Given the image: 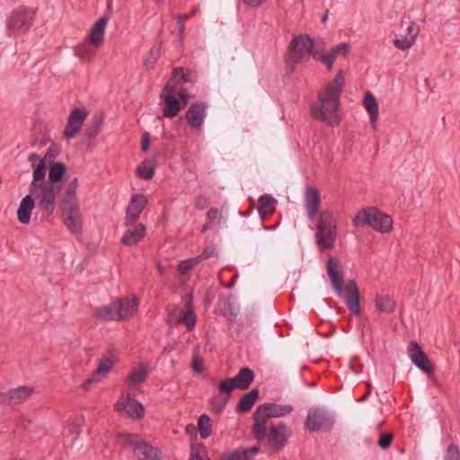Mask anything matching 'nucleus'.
I'll use <instances>...</instances> for the list:
<instances>
[{"instance_id":"obj_1","label":"nucleus","mask_w":460,"mask_h":460,"mask_svg":"<svg viewBox=\"0 0 460 460\" xmlns=\"http://www.w3.org/2000/svg\"><path fill=\"white\" fill-rule=\"evenodd\" d=\"M344 85L343 72L340 70L325 90L318 93L317 101L311 105V115L315 119L331 127L340 124L341 119L337 111L341 106V96Z\"/></svg>"},{"instance_id":"obj_2","label":"nucleus","mask_w":460,"mask_h":460,"mask_svg":"<svg viewBox=\"0 0 460 460\" xmlns=\"http://www.w3.org/2000/svg\"><path fill=\"white\" fill-rule=\"evenodd\" d=\"M252 433L258 442L266 443L270 448L280 451L288 444L292 429L283 421L270 425L269 428L267 424L253 423Z\"/></svg>"},{"instance_id":"obj_3","label":"nucleus","mask_w":460,"mask_h":460,"mask_svg":"<svg viewBox=\"0 0 460 460\" xmlns=\"http://www.w3.org/2000/svg\"><path fill=\"white\" fill-rule=\"evenodd\" d=\"M254 377V372L245 367H242L235 376L223 380L218 385V391L226 396H215L212 401L214 408L219 412L222 411L226 406L232 392L234 389H248L253 383Z\"/></svg>"},{"instance_id":"obj_4","label":"nucleus","mask_w":460,"mask_h":460,"mask_svg":"<svg viewBox=\"0 0 460 460\" xmlns=\"http://www.w3.org/2000/svg\"><path fill=\"white\" fill-rule=\"evenodd\" d=\"M392 217L375 207L361 209L353 219L356 227L368 226L379 233H389L393 228Z\"/></svg>"},{"instance_id":"obj_5","label":"nucleus","mask_w":460,"mask_h":460,"mask_svg":"<svg viewBox=\"0 0 460 460\" xmlns=\"http://www.w3.org/2000/svg\"><path fill=\"white\" fill-rule=\"evenodd\" d=\"M66 172V165L61 162H51L49 170V182L43 184L38 193L40 201H55L62 190V181Z\"/></svg>"},{"instance_id":"obj_6","label":"nucleus","mask_w":460,"mask_h":460,"mask_svg":"<svg viewBox=\"0 0 460 460\" xmlns=\"http://www.w3.org/2000/svg\"><path fill=\"white\" fill-rule=\"evenodd\" d=\"M315 240L321 250H331L334 247L336 223L332 213H321L316 226Z\"/></svg>"},{"instance_id":"obj_7","label":"nucleus","mask_w":460,"mask_h":460,"mask_svg":"<svg viewBox=\"0 0 460 460\" xmlns=\"http://www.w3.org/2000/svg\"><path fill=\"white\" fill-rule=\"evenodd\" d=\"M335 424V416L330 411L319 406L309 408L305 420V429L313 433L319 430L330 432Z\"/></svg>"},{"instance_id":"obj_8","label":"nucleus","mask_w":460,"mask_h":460,"mask_svg":"<svg viewBox=\"0 0 460 460\" xmlns=\"http://www.w3.org/2000/svg\"><path fill=\"white\" fill-rule=\"evenodd\" d=\"M120 438L123 446L132 447L133 454L137 460H161V450L149 445L139 435L127 433L120 435Z\"/></svg>"},{"instance_id":"obj_9","label":"nucleus","mask_w":460,"mask_h":460,"mask_svg":"<svg viewBox=\"0 0 460 460\" xmlns=\"http://www.w3.org/2000/svg\"><path fill=\"white\" fill-rule=\"evenodd\" d=\"M34 17L35 11L27 6L21 5L13 10L5 22L6 34L11 37L28 31L32 26Z\"/></svg>"},{"instance_id":"obj_10","label":"nucleus","mask_w":460,"mask_h":460,"mask_svg":"<svg viewBox=\"0 0 460 460\" xmlns=\"http://www.w3.org/2000/svg\"><path fill=\"white\" fill-rule=\"evenodd\" d=\"M314 40L307 34L296 36L288 46L289 59L293 63L303 62L309 56L314 58L318 51L314 49Z\"/></svg>"},{"instance_id":"obj_11","label":"nucleus","mask_w":460,"mask_h":460,"mask_svg":"<svg viewBox=\"0 0 460 460\" xmlns=\"http://www.w3.org/2000/svg\"><path fill=\"white\" fill-rule=\"evenodd\" d=\"M294 411L292 405H282L274 402H267L259 405L253 415V423L267 424L269 419L286 416Z\"/></svg>"},{"instance_id":"obj_12","label":"nucleus","mask_w":460,"mask_h":460,"mask_svg":"<svg viewBox=\"0 0 460 460\" xmlns=\"http://www.w3.org/2000/svg\"><path fill=\"white\" fill-rule=\"evenodd\" d=\"M63 223L76 238L82 236L83 221L77 203H61Z\"/></svg>"},{"instance_id":"obj_13","label":"nucleus","mask_w":460,"mask_h":460,"mask_svg":"<svg viewBox=\"0 0 460 460\" xmlns=\"http://www.w3.org/2000/svg\"><path fill=\"white\" fill-rule=\"evenodd\" d=\"M408 355L412 363L429 377L434 374V366L416 341H411L408 347Z\"/></svg>"},{"instance_id":"obj_14","label":"nucleus","mask_w":460,"mask_h":460,"mask_svg":"<svg viewBox=\"0 0 460 460\" xmlns=\"http://www.w3.org/2000/svg\"><path fill=\"white\" fill-rule=\"evenodd\" d=\"M33 393L32 387L21 385L0 393V403L9 406L17 405L24 402Z\"/></svg>"},{"instance_id":"obj_15","label":"nucleus","mask_w":460,"mask_h":460,"mask_svg":"<svg viewBox=\"0 0 460 460\" xmlns=\"http://www.w3.org/2000/svg\"><path fill=\"white\" fill-rule=\"evenodd\" d=\"M87 116L88 111L85 109H74L67 118V122L64 130V137L66 139L74 138L81 130Z\"/></svg>"},{"instance_id":"obj_16","label":"nucleus","mask_w":460,"mask_h":460,"mask_svg":"<svg viewBox=\"0 0 460 460\" xmlns=\"http://www.w3.org/2000/svg\"><path fill=\"white\" fill-rule=\"evenodd\" d=\"M118 411H125L130 418L141 420L145 415L142 403L132 398L129 394L122 395L115 403Z\"/></svg>"},{"instance_id":"obj_17","label":"nucleus","mask_w":460,"mask_h":460,"mask_svg":"<svg viewBox=\"0 0 460 460\" xmlns=\"http://www.w3.org/2000/svg\"><path fill=\"white\" fill-rule=\"evenodd\" d=\"M327 274L336 294L340 296L343 293V268L338 258L331 257L326 263Z\"/></svg>"},{"instance_id":"obj_18","label":"nucleus","mask_w":460,"mask_h":460,"mask_svg":"<svg viewBox=\"0 0 460 460\" xmlns=\"http://www.w3.org/2000/svg\"><path fill=\"white\" fill-rule=\"evenodd\" d=\"M117 321H125L133 317L137 311L138 300L135 296H124L114 301Z\"/></svg>"},{"instance_id":"obj_19","label":"nucleus","mask_w":460,"mask_h":460,"mask_svg":"<svg viewBox=\"0 0 460 460\" xmlns=\"http://www.w3.org/2000/svg\"><path fill=\"white\" fill-rule=\"evenodd\" d=\"M208 103L197 102L192 103L185 112V119L188 124L193 128H200L207 116Z\"/></svg>"},{"instance_id":"obj_20","label":"nucleus","mask_w":460,"mask_h":460,"mask_svg":"<svg viewBox=\"0 0 460 460\" xmlns=\"http://www.w3.org/2000/svg\"><path fill=\"white\" fill-rule=\"evenodd\" d=\"M345 305L348 310L354 315H359L361 312L360 308V294L358 288V284L355 280H349L346 287Z\"/></svg>"},{"instance_id":"obj_21","label":"nucleus","mask_w":460,"mask_h":460,"mask_svg":"<svg viewBox=\"0 0 460 460\" xmlns=\"http://www.w3.org/2000/svg\"><path fill=\"white\" fill-rule=\"evenodd\" d=\"M350 49V45L347 42L340 43L332 47L327 52L323 53L318 58L321 63L325 65L328 70L332 69L335 59L340 57H346Z\"/></svg>"},{"instance_id":"obj_22","label":"nucleus","mask_w":460,"mask_h":460,"mask_svg":"<svg viewBox=\"0 0 460 460\" xmlns=\"http://www.w3.org/2000/svg\"><path fill=\"white\" fill-rule=\"evenodd\" d=\"M108 22L109 17L102 16L93 25L88 36L91 45L99 47L102 43Z\"/></svg>"},{"instance_id":"obj_23","label":"nucleus","mask_w":460,"mask_h":460,"mask_svg":"<svg viewBox=\"0 0 460 460\" xmlns=\"http://www.w3.org/2000/svg\"><path fill=\"white\" fill-rule=\"evenodd\" d=\"M260 397V391L258 388H253L248 393L244 394L239 400L235 411L240 414H244L249 412L256 401Z\"/></svg>"},{"instance_id":"obj_24","label":"nucleus","mask_w":460,"mask_h":460,"mask_svg":"<svg viewBox=\"0 0 460 460\" xmlns=\"http://www.w3.org/2000/svg\"><path fill=\"white\" fill-rule=\"evenodd\" d=\"M146 235V226L138 224L134 229H128L121 237V243L127 246L137 244Z\"/></svg>"},{"instance_id":"obj_25","label":"nucleus","mask_w":460,"mask_h":460,"mask_svg":"<svg viewBox=\"0 0 460 460\" xmlns=\"http://www.w3.org/2000/svg\"><path fill=\"white\" fill-rule=\"evenodd\" d=\"M162 101L164 103L163 114L165 118L172 119L176 117L182 109L181 100L176 96H165V99Z\"/></svg>"},{"instance_id":"obj_26","label":"nucleus","mask_w":460,"mask_h":460,"mask_svg":"<svg viewBox=\"0 0 460 460\" xmlns=\"http://www.w3.org/2000/svg\"><path fill=\"white\" fill-rule=\"evenodd\" d=\"M115 363V358L113 355L111 353H107L103 355L99 359V364L93 374L95 376L99 377L101 380L104 378L110 371L113 368Z\"/></svg>"},{"instance_id":"obj_27","label":"nucleus","mask_w":460,"mask_h":460,"mask_svg":"<svg viewBox=\"0 0 460 460\" xmlns=\"http://www.w3.org/2000/svg\"><path fill=\"white\" fill-rule=\"evenodd\" d=\"M103 123V114L95 113L84 129V135L88 140L94 139L100 133Z\"/></svg>"},{"instance_id":"obj_28","label":"nucleus","mask_w":460,"mask_h":460,"mask_svg":"<svg viewBox=\"0 0 460 460\" xmlns=\"http://www.w3.org/2000/svg\"><path fill=\"white\" fill-rule=\"evenodd\" d=\"M46 175V162L45 159H41L35 166H33V180L31 183L33 189H40L43 184H47L45 181Z\"/></svg>"},{"instance_id":"obj_29","label":"nucleus","mask_w":460,"mask_h":460,"mask_svg":"<svg viewBox=\"0 0 460 460\" xmlns=\"http://www.w3.org/2000/svg\"><path fill=\"white\" fill-rule=\"evenodd\" d=\"M376 307L385 314H394L396 309V301L389 296L376 295L375 298Z\"/></svg>"},{"instance_id":"obj_30","label":"nucleus","mask_w":460,"mask_h":460,"mask_svg":"<svg viewBox=\"0 0 460 460\" xmlns=\"http://www.w3.org/2000/svg\"><path fill=\"white\" fill-rule=\"evenodd\" d=\"M146 203H128L126 210L125 225L127 226H133L139 218L145 208Z\"/></svg>"},{"instance_id":"obj_31","label":"nucleus","mask_w":460,"mask_h":460,"mask_svg":"<svg viewBox=\"0 0 460 460\" xmlns=\"http://www.w3.org/2000/svg\"><path fill=\"white\" fill-rule=\"evenodd\" d=\"M363 102L366 110L369 114L371 123L376 122L379 111L378 103L376 97L370 92H367L365 93Z\"/></svg>"},{"instance_id":"obj_32","label":"nucleus","mask_w":460,"mask_h":460,"mask_svg":"<svg viewBox=\"0 0 460 460\" xmlns=\"http://www.w3.org/2000/svg\"><path fill=\"white\" fill-rule=\"evenodd\" d=\"M156 161L155 159L145 160L137 169V174L140 179L150 180L155 172Z\"/></svg>"},{"instance_id":"obj_33","label":"nucleus","mask_w":460,"mask_h":460,"mask_svg":"<svg viewBox=\"0 0 460 460\" xmlns=\"http://www.w3.org/2000/svg\"><path fill=\"white\" fill-rule=\"evenodd\" d=\"M114 303L101 306L96 311V317L102 321H117L116 308Z\"/></svg>"},{"instance_id":"obj_34","label":"nucleus","mask_w":460,"mask_h":460,"mask_svg":"<svg viewBox=\"0 0 460 460\" xmlns=\"http://www.w3.org/2000/svg\"><path fill=\"white\" fill-rule=\"evenodd\" d=\"M35 205L36 203H20V207L17 209V218L21 224H30L31 212Z\"/></svg>"},{"instance_id":"obj_35","label":"nucleus","mask_w":460,"mask_h":460,"mask_svg":"<svg viewBox=\"0 0 460 460\" xmlns=\"http://www.w3.org/2000/svg\"><path fill=\"white\" fill-rule=\"evenodd\" d=\"M198 429L202 439H206L212 434L211 419L208 414H202L198 420Z\"/></svg>"},{"instance_id":"obj_36","label":"nucleus","mask_w":460,"mask_h":460,"mask_svg":"<svg viewBox=\"0 0 460 460\" xmlns=\"http://www.w3.org/2000/svg\"><path fill=\"white\" fill-rule=\"evenodd\" d=\"M180 76L183 83L194 84L197 82V74L190 69H184L183 67H175L172 73V78Z\"/></svg>"},{"instance_id":"obj_37","label":"nucleus","mask_w":460,"mask_h":460,"mask_svg":"<svg viewBox=\"0 0 460 460\" xmlns=\"http://www.w3.org/2000/svg\"><path fill=\"white\" fill-rule=\"evenodd\" d=\"M148 376V370L146 366L141 365L137 369H134L131 374L128 376V381L139 385L145 382Z\"/></svg>"},{"instance_id":"obj_38","label":"nucleus","mask_w":460,"mask_h":460,"mask_svg":"<svg viewBox=\"0 0 460 460\" xmlns=\"http://www.w3.org/2000/svg\"><path fill=\"white\" fill-rule=\"evenodd\" d=\"M78 188V180L77 178H74L66 190H64V194L60 199V201H76V190Z\"/></svg>"},{"instance_id":"obj_39","label":"nucleus","mask_w":460,"mask_h":460,"mask_svg":"<svg viewBox=\"0 0 460 460\" xmlns=\"http://www.w3.org/2000/svg\"><path fill=\"white\" fill-rule=\"evenodd\" d=\"M190 16L191 14H179L175 16L178 25V38L181 43H182L185 34V22Z\"/></svg>"},{"instance_id":"obj_40","label":"nucleus","mask_w":460,"mask_h":460,"mask_svg":"<svg viewBox=\"0 0 460 460\" xmlns=\"http://www.w3.org/2000/svg\"><path fill=\"white\" fill-rule=\"evenodd\" d=\"M275 203H258V211L262 220L275 212Z\"/></svg>"},{"instance_id":"obj_41","label":"nucleus","mask_w":460,"mask_h":460,"mask_svg":"<svg viewBox=\"0 0 460 460\" xmlns=\"http://www.w3.org/2000/svg\"><path fill=\"white\" fill-rule=\"evenodd\" d=\"M160 47H153L150 49L148 57L146 60V66L147 69L154 68L158 58L160 57Z\"/></svg>"},{"instance_id":"obj_42","label":"nucleus","mask_w":460,"mask_h":460,"mask_svg":"<svg viewBox=\"0 0 460 460\" xmlns=\"http://www.w3.org/2000/svg\"><path fill=\"white\" fill-rule=\"evenodd\" d=\"M445 460H460V449L456 445L451 444L447 447Z\"/></svg>"},{"instance_id":"obj_43","label":"nucleus","mask_w":460,"mask_h":460,"mask_svg":"<svg viewBox=\"0 0 460 460\" xmlns=\"http://www.w3.org/2000/svg\"><path fill=\"white\" fill-rule=\"evenodd\" d=\"M182 323L186 325L188 330H192L196 323V314L193 309H188L185 313Z\"/></svg>"},{"instance_id":"obj_44","label":"nucleus","mask_w":460,"mask_h":460,"mask_svg":"<svg viewBox=\"0 0 460 460\" xmlns=\"http://www.w3.org/2000/svg\"><path fill=\"white\" fill-rule=\"evenodd\" d=\"M60 152H61V147L58 145H57L56 143H51L50 146H49L43 159H45V162L47 160L51 161L52 159L57 158L59 155Z\"/></svg>"},{"instance_id":"obj_45","label":"nucleus","mask_w":460,"mask_h":460,"mask_svg":"<svg viewBox=\"0 0 460 460\" xmlns=\"http://www.w3.org/2000/svg\"><path fill=\"white\" fill-rule=\"evenodd\" d=\"M304 201H321L317 189L306 186L305 190Z\"/></svg>"},{"instance_id":"obj_46","label":"nucleus","mask_w":460,"mask_h":460,"mask_svg":"<svg viewBox=\"0 0 460 460\" xmlns=\"http://www.w3.org/2000/svg\"><path fill=\"white\" fill-rule=\"evenodd\" d=\"M394 435L392 433H381L377 443L382 449H387L391 447Z\"/></svg>"},{"instance_id":"obj_47","label":"nucleus","mask_w":460,"mask_h":460,"mask_svg":"<svg viewBox=\"0 0 460 460\" xmlns=\"http://www.w3.org/2000/svg\"><path fill=\"white\" fill-rule=\"evenodd\" d=\"M394 44L397 49L405 50V49H410L414 44V40L409 39V38L395 39L394 40Z\"/></svg>"},{"instance_id":"obj_48","label":"nucleus","mask_w":460,"mask_h":460,"mask_svg":"<svg viewBox=\"0 0 460 460\" xmlns=\"http://www.w3.org/2000/svg\"><path fill=\"white\" fill-rule=\"evenodd\" d=\"M177 93H178L177 98H179L181 100V103L183 108L184 106H186L188 104L190 95L188 90L184 87L180 88Z\"/></svg>"},{"instance_id":"obj_49","label":"nucleus","mask_w":460,"mask_h":460,"mask_svg":"<svg viewBox=\"0 0 460 460\" xmlns=\"http://www.w3.org/2000/svg\"><path fill=\"white\" fill-rule=\"evenodd\" d=\"M237 312L234 309L231 305V302H227V306L225 308L224 315L228 317L230 322H234L237 316Z\"/></svg>"},{"instance_id":"obj_50","label":"nucleus","mask_w":460,"mask_h":460,"mask_svg":"<svg viewBox=\"0 0 460 460\" xmlns=\"http://www.w3.org/2000/svg\"><path fill=\"white\" fill-rule=\"evenodd\" d=\"M39 192H40V189H33L31 185L29 194H27L25 197H23L21 201H35V199L40 200V197L38 196Z\"/></svg>"},{"instance_id":"obj_51","label":"nucleus","mask_w":460,"mask_h":460,"mask_svg":"<svg viewBox=\"0 0 460 460\" xmlns=\"http://www.w3.org/2000/svg\"><path fill=\"white\" fill-rule=\"evenodd\" d=\"M177 270L181 275H184L187 274L190 270H192V267H190V262L186 259L180 261Z\"/></svg>"},{"instance_id":"obj_52","label":"nucleus","mask_w":460,"mask_h":460,"mask_svg":"<svg viewBox=\"0 0 460 460\" xmlns=\"http://www.w3.org/2000/svg\"><path fill=\"white\" fill-rule=\"evenodd\" d=\"M176 88L175 86L170 85V83L168 82L164 87L163 88L160 98L161 100H164L165 96H173L172 93L175 92Z\"/></svg>"},{"instance_id":"obj_53","label":"nucleus","mask_w":460,"mask_h":460,"mask_svg":"<svg viewBox=\"0 0 460 460\" xmlns=\"http://www.w3.org/2000/svg\"><path fill=\"white\" fill-rule=\"evenodd\" d=\"M207 218L208 222H214L217 218H218V222H220L222 217L219 216V211L216 208H210L207 213Z\"/></svg>"},{"instance_id":"obj_54","label":"nucleus","mask_w":460,"mask_h":460,"mask_svg":"<svg viewBox=\"0 0 460 460\" xmlns=\"http://www.w3.org/2000/svg\"><path fill=\"white\" fill-rule=\"evenodd\" d=\"M216 254H217L216 248L208 246L202 251V252L199 254V256L201 257V259L203 261V260L209 259V258L215 256Z\"/></svg>"},{"instance_id":"obj_55","label":"nucleus","mask_w":460,"mask_h":460,"mask_svg":"<svg viewBox=\"0 0 460 460\" xmlns=\"http://www.w3.org/2000/svg\"><path fill=\"white\" fill-rule=\"evenodd\" d=\"M150 147V134L145 132L142 136L141 150L142 152H147Z\"/></svg>"},{"instance_id":"obj_56","label":"nucleus","mask_w":460,"mask_h":460,"mask_svg":"<svg viewBox=\"0 0 460 460\" xmlns=\"http://www.w3.org/2000/svg\"><path fill=\"white\" fill-rule=\"evenodd\" d=\"M101 381V379L97 376H95V375L93 373L92 376L87 378L82 385V388L85 391L89 390L91 385L95 383V382H99Z\"/></svg>"},{"instance_id":"obj_57","label":"nucleus","mask_w":460,"mask_h":460,"mask_svg":"<svg viewBox=\"0 0 460 460\" xmlns=\"http://www.w3.org/2000/svg\"><path fill=\"white\" fill-rule=\"evenodd\" d=\"M234 453H237L239 455V460H250L252 456H250V453L248 452L247 448H238L234 450Z\"/></svg>"},{"instance_id":"obj_58","label":"nucleus","mask_w":460,"mask_h":460,"mask_svg":"<svg viewBox=\"0 0 460 460\" xmlns=\"http://www.w3.org/2000/svg\"><path fill=\"white\" fill-rule=\"evenodd\" d=\"M192 368L196 373H201L204 369L203 362L198 358H195L192 361Z\"/></svg>"},{"instance_id":"obj_59","label":"nucleus","mask_w":460,"mask_h":460,"mask_svg":"<svg viewBox=\"0 0 460 460\" xmlns=\"http://www.w3.org/2000/svg\"><path fill=\"white\" fill-rule=\"evenodd\" d=\"M239 455L237 453H234V451L224 453L221 455L219 460H239Z\"/></svg>"},{"instance_id":"obj_60","label":"nucleus","mask_w":460,"mask_h":460,"mask_svg":"<svg viewBox=\"0 0 460 460\" xmlns=\"http://www.w3.org/2000/svg\"><path fill=\"white\" fill-rule=\"evenodd\" d=\"M308 204V213L310 217H313L319 210V207L321 203H307Z\"/></svg>"},{"instance_id":"obj_61","label":"nucleus","mask_w":460,"mask_h":460,"mask_svg":"<svg viewBox=\"0 0 460 460\" xmlns=\"http://www.w3.org/2000/svg\"><path fill=\"white\" fill-rule=\"evenodd\" d=\"M243 2L251 7H259L266 0H243Z\"/></svg>"},{"instance_id":"obj_62","label":"nucleus","mask_w":460,"mask_h":460,"mask_svg":"<svg viewBox=\"0 0 460 460\" xmlns=\"http://www.w3.org/2000/svg\"><path fill=\"white\" fill-rule=\"evenodd\" d=\"M43 212L49 213L53 211L55 203H39Z\"/></svg>"},{"instance_id":"obj_63","label":"nucleus","mask_w":460,"mask_h":460,"mask_svg":"<svg viewBox=\"0 0 460 460\" xmlns=\"http://www.w3.org/2000/svg\"><path fill=\"white\" fill-rule=\"evenodd\" d=\"M29 162L32 166H35L41 159H40V155L36 153H31L28 157Z\"/></svg>"},{"instance_id":"obj_64","label":"nucleus","mask_w":460,"mask_h":460,"mask_svg":"<svg viewBox=\"0 0 460 460\" xmlns=\"http://www.w3.org/2000/svg\"><path fill=\"white\" fill-rule=\"evenodd\" d=\"M408 31H409V34L411 35V38L410 39H413L415 40V38L419 32V30L417 27H415L413 24L410 25L408 27Z\"/></svg>"}]
</instances>
